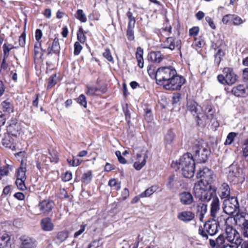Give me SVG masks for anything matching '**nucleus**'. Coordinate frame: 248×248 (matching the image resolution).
<instances>
[{
    "label": "nucleus",
    "mask_w": 248,
    "mask_h": 248,
    "mask_svg": "<svg viewBox=\"0 0 248 248\" xmlns=\"http://www.w3.org/2000/svg\"><path fill=\"white\" fill-rule=\"evenodd\" d=\"M157 82H162L167 90H179L185 83L183 77L177 74L176 69L171 66L158 68L155 72Z\"/></svg>",
    "instance_id": "obj_1"
},
{
    "label": "nucleus",
    "mask_w": 248,
    "mask_h": 248,
    "mask_svg": "<svg viewBox=\"0 0 248 248\" xmlns=\"http://www.w3.org/2000/svg\"><path fill=\"white\" fill-rule=\"evenodd\" d=\"M195 163L192 155L189 153L184 154L180 158L179 162L172 163L171 167L181 169L183 176L186 178H192L194 174Z\"/></svg>",
    "instance_id": "obj_2"
},
{
    "label": "nucleus",
    "mask_w": 248,
    "mask_h": 248,
    "mask_svg": "<svg viewBox=\"0 0 248 248\" xmlns=\"http://www.w3.org/2000/svg\"><path fill=\"white\" fill-rule=\"evenodd\" d=\"M195 157L200 163H205L210 155L207 144L202 140H197L193 147Z\"/></svg>",
    "instance_id": "obj_3"
},
{
    "label": "nucleus",
    "mask_w": 248,
    "mask_h": 248,
    "mask_svg": "<svg viewBox=\"0 0 248 248\" xmlns=\"http://www.w3.org/2000/svg\"><path fill=\"white\" fill-rule=\"evenodd\" d=\"M217 78L220 84L232 86L237 82L238 76L234 72L232 68L225 67L222 74L218 75Z\"/></svg>",
    "instance_id": "obj_4"
},
{
    "label": "nucleus",
    "mask_w": 248,
    "mask_h": 248,
    "mask_svg": "<svg viewBox=\"0 0 248 248\" xmlns=\"http://www.w3.org/2000/svg\"><path fill=\"white\" fill-rule=\"evenodd\" d=\"M197 177L201 179L200 182L197 185H200L204 187H209L210 188L211 185L215 181V175L213 172L209 168L204 167L201 169L197 173Z\"/></svg>",
    "instance_id": "obj_5"
},
{
    "label": "nucleus",
    "mask_w": 248,
    "mask_h": 248,
    "mask_svg": "<svg viewBox=\"0 0 248 248\" xmlns=\"http://www.w3.org/2000/svg\"><path fill=\"white\" fill-rule=\"evenodd\" d=\"M222 208L224 212L229 215H232L233 213L240 211L237 198L232 197L231 198L225 199Z\"/></svg>",
    "instance_id": "obj_6"
},
{
    "label": "nucleus",
    "mask_w": 248,
    "mask_h": 248,
    "mask_svg": "<svg viewBox=\"0 0 248 248\" xmlns=\"http://www.w3.org/2000/svg\"><path fill=\"white\" fill-rule=\"evenodd\" d=\"M209 187H203L200 185H195L193 191L195 197L199 198L202 201H209L213 196V193L210 191L207 190Z\"/></svg>",
    "instance_id": "obj_7"
},
{
    "label": "nucleus",
    "mask_w": 248,
    "mask_h": 248,
    "mask_svg": "<svg viewBox=\"0 0 248 248\" xmlns=\"http://www.w3.org/2000/svg\"><path fill=\"white\" fill-rule=\"evenodd\" d=\"M225 232L226 238L229 242L234 243L236 245H240L242 244L243 239L240 237L239 232L232 226L226 225Z\"/></svg>",
    "instance_id": "obj_8"
},
{
    "label": "nucleus",
    "mask_w": 248,
    "mask_h": 248,
    "mask_svg": "<svg viewBox=\"0 0 248 248\" xmlns=\"http://www.w3.org/2000/svg\"><path fill=\"white\" fill-rule=\"evenodd\" d=\"M242 175V170L235 164H232L229 168L228 180L234 183L238 182L239 178Z\"/></svg>",
    "instance_id": "obj_9"
},
{
    "label": "nucleus",
    "mask_w": 248,
    "mask_h": 248,
    "mask_svg": "<svg viewBox=\"0 0 248 248\" xmlns=\"http://www.w3.org/2000/svg\"><path fill=\"white\" fill-rule=\"evenodd\" d=\"M181 41L179 39H175L172 37H167L165 41L161 44L163 48H168L173 50L175 48L180 50Z\"/></svg>",
    "instance_id": "obj_10"
},
{
    "label": "nucleus",
    "mask_w": 248,
    "mask_h": 248,
    "mask_svg": "<svg viewBox=\"0 0 248 248\" xmlns=\"http://www.w3.org/2000/svg\"><path fill=\"white\" fill-rule=\"evenodd\" d=\"M233 220L235 225L241 228L248 223V213L246 211H238L234 216Z\"/></svg>",
    "instance_id": "obj_11"
},
{
    "label": "nucleus",
    "mask_w": 248,
    "mask_h": 248,
    "mask_svg": "<svg viewBox=\"0 0 248 248\" xmlns=\"http://www.w3.org/2000/svg\"><path fill=\"white\" fill-rule=\"evenodd\" d=\"M55 205L54 202L49 200H45L39 202L38 207L42 213L47 215L52 210Z\"/></svg>",
    "instance_id": "obj_12"
},
{
    "label": "nucleus",
    "mask_w": 248,
    "mask_h": 248,
    "mask_svg": "<svg viewBox=\"0 0 248 248\" xmlns=\"http://www.w3.org/2000/svg\"><path fill=\"white\" fill-rule=\"evenodd\" d=\"M232 93L238 97H245L248 96V88L244 84H239L233 87L232 89Z\"/></svg>",
    "instance_id": "obj_13"
},
{
    "label": "nucleus",
    "mask_w": 248,
    "mask_h": 248,
    "mask_svg": "<svg viewBox=\"0 0 248 248\" xmlns=\"http://www.w3.org/2000/svg\"><path fill=\"white\" fill-rule=\"evenodd\" d=\"M186 108L193 116H196L198 119L199 118V114L200 113L201 108L196 102L191 99L187 100Z\"/></svg>",
    "instance_id": "obj_14"
},
{
    "label": "nucleus",
    "mask_w": 248,
    "mask_h": 248,
    "mask_svg": "<svg viewBox=\"0 0 248 248\" xmlns=\"http://www.w3.org/2000/svg\"><path fill=\"white\" fill-rule=\"evenodd\" d=\"M216 220H208L204 224V229L207 232L210 236H213L216 234L218 232V227L217 225Z\"/></svg>",
    "instance_id": "obj_15"
},
{
    "label": "nucleus",
    "mask_w": 248,
    "mask_h": 248,
    "mask_svg": "<svg viewBox=\"0 0 248 248\" xmlns=\"http://www.w3.org/2000/svg\"><path fill=\"white\" fill-rule=\"evenodd\" d=\"M47 44L48 46L46 50L48 55L51 54L52 52L56 55H59L60 46L59 42V39L57 37H55L54 38L51 46V43L49 42L47 43Z\"/></svg>",
    "instance_id": "obj_16"
},
{
    "label": "nucleus",
    "mask_w": 248,
    "mask_h": 248,
    "mask_svg": "<svg viewBox=\"0 0 248 248\" xmlns=\"http://www.w3.org/2000/svg\"><path fill=\"white\" fill-rule=\"evenodd\" d=\"M181 203L184 205H189L192 203L194 199L192 195L189 192H183L179 194Z\"/></svg>",
    "instance_id": "obj_17"
},
{
    "label": "nucleus",
    "mask_w": 248,
    "mask_h": 248,
    "mask_svg": "<svg viewBox=\"0 0 248 248\" xmlns=\"http://www.w3.org/2000/svg\"><path fill=\"white\" fill-rule=\"evenodd\" d=\"M195 218V214L190 211H184L177 215V218L184 222H188Z\"/></svg>",
    "instance_id": "obj_18"
},
{
    "label": "nucleus",
    "mask_w": 248,
    "mask_h": 248,
    "mask_svg": "<svg viewBox=\"0 0 248 248\" xmlns=\"http://www.w3.org/2000/svg\"><path fill=\"white\" fill-rule=\"evenodd\" d=\"M220 210V203L218 198L216 196L213 198L211 204V209H210V213L211 216L214 217L216 218L217 217V214L218 213Z\"/></svg>",
    "instance_id": "obj_19"
},
{
    "label": "nucleus",
    "mask_w": 248,
    "mask_h": 248,
    "mask_svg": "<svg viewBox=\"0 0 248 248\" xmlns=\"http://www.w3.org/2000/svg\"><path fill=\"white\" fill-rule=\"evenodd\" d=\"M0 109L6 114H10L14 112V106L12 101L10 99H6L2 101L0 105Z\"/></svg>",
    "instance_id": "obj_20"
},
{
    "label": "nucleus",
    "mask_w": 248,
    "mask_h": 248,
    "mask_svg": "<svg viewBox=\"0 0 248 248\" xmlns=\"http://www.w3.org/2000/svg\"><path fill=\"white\" fill-rule=\"evenodd\" d=\"M219 196L221 199L230 198V188L227 183H223L219 188Z\"/></svg>",
    "instance_id": "obj_21"
},
{
    "label": "nucleus",
    "mask_w": 248,
    "mask_h": 248,
    "mask_svg": "<svg viewBox=\"0 0 248 248\" xmlns=\"http://www.w3.org/2000/svg\"><path fill=\"white\" fill-rule=\"evenodd\" d=\"M21 244L19 248H35V244L32 239L31 238L22 236L20 237Z\"/></svg>",
    "instance_id": "obj_22"
},
{
    "label": "nucleus",
    "mask_w": 248,
    "mask_h": 248,
    "mask_svg": "<svg viewBox=\"0 0 248 248\" xmlns=\"http://www.w3.org/2000/svg\"><path fill=\"white\" fill-rule=\"evenodd\" d=\"M142 156L140 154H138L137 155V161L134 163L133 166L134 168L139 170H140L146 164V159L148 158V155L147 154L143 155V159L140 162V158Z\"/></svg>",
    "instance_id": "obj_23"
},
{
    "label": "nucleus",
    "mask_w": 248,
    "mask_h": 248,
    "mask_svg": "<svg viewBox=\"0 0 248 248\" xmlns=\"http://www.w3.org/2000/svg\"><path fill=\"white\" fill-rule=\"evenodd\" d=\"M12 241L10 236L4 233L0 237V248H10L11 247Z\"/></svg>",
    "instance_id": "obj_24"
},
{
    "label": "nucleus",
    "mask_w": 248,
    "mask_h": 248,
    "mask_svg": "<svg viewBox=\"0 0 248 248\" xmlns=\"http://www.w3.org/2000/svg\"><path fill=\"white\" fill-rule=\"evenodd\" d=\"M148 59L152 62L160 63L164 59V56L160 51H153L148 55Z\"/></svg>",
    "instance_id": "obj_25"
},
{
    "label": "nucleus",
    "mask_w": 248,
    "mask_h": 248,
    "mask_svg": "<svg viewBox=\"0 0 248 248\" xmlns=\"http://www.w3.org/2000/svg\"><path fill=\"white\" fill-rule=\"evenodd\" d=\"M225 242V237L223 235H219L216 239V241L212 239H209V244L212 248H222L224 243Z\"/></svg>",
    "instance_id": "obj_26"
},
{
    "label": "nucleus",
    "mask_w": 248,
    "mask_h": 248,
    "mask_svg": "<svg viewBox=\"0 0 248 248\" xmlns=\"http://www.w3.org/2000/svg\"><path fill=\"white\" fill-rule=\"evenodd\" d=\"M42 229L45 231L49 232L53 229L54 225L51 222V219L46 217L42 219L41 222Z\"/></svg>",
    "instance_id": "obj_27"
},
{
    "label": "nucleus",
    "mask_w": 248,
    "mask_h": 248,
    "mask_svg": "<svg viewBox=\"0 0 248 248\" xmlns=\"http://www.w3.org/2000/svg\"><path fill=\"white\" fill-rule=\"evenodd\" d=\"M207 204L200 202L198 204L197 206V214L199 216L200 221H202L204 215L207 212Z\"/></svg>",
    "instance_id": "obj_28"
},
{
    "label": "nucleus",
    "mask_w": 248,
    "mask_h": 248,
    "mask_svg": "<svg viewBox=\"0 0 248 248\" xmlns=\"http://www.w3.org/2000/svg\"><path fill=\"white\" fill-rule=\"evenodd\" d=\"M2 143L6 147L12 148L15 147L14 145V139L9 133H6L2 139Z\"/></svg>",
    "instance_id": "obj_29"
},
{
    "label": "nucleus",
    "mask_w": 248,
    "mask_h": 248,
    "mask_svg": "<svg viewBox=\"0 0 248 248\" xmlns=\"http://www.w3.org/2000/svg\"><path fill=\"white\" fill-rule=\"evenodd\" d=\"M42 51H46V49L41 48V42H37L34 46V57L35 59H41L43 56Z\"/></svg>",
    "instance_id": "obj_30"
},
{
    "label": "nucleus",
    "mask_w": 248,
    "mask_h": 248,
    "mask_svg": "<svg viewBox=\"0 0 248 248\" xmlns=\"http://www.w3.org/2000/svg\"><path fill=\"white\" fill-rule=\"evenodd\" d=\"M158 187L156 186H152L148 189H146L143 192L140 194V197L143 198L145 197H149L155 192Z\"/></svg>",
    "instance_id": "obj_31"
},
{
    "label": "nucleus",
    "mask_w": 248,
    "mask_h": 248,
    "mask_svg": "<svg viewBox=\"0 0 248 248\" xmlns=\"http://www.w3.org/2000/svg\"><path fill=\"white\" fill-rule=\"evenodd\" d=\"M75 16L81 22L85 23L87 21L86 16L83 12V11L81 9L77 10Z\"/></svg>",
    "instance_id": "obj_32"
},
{
    "label": "nucleus",
    "mask_w": 248,
    "mask_h": 248,
    "mask_svg": "<svg viewBox=\"0 0 248 248\" xmlns=\"http://www.w3.org/2000/svg\"><path fill=\"white\" fill-rule=\"evenodd\" d=\"M229 219V217H227L226 216L224 215H222L218 217L217 220H216V222L217 223V226L218 227L220 225H226L227 221Z\"/></svg>",
    "instance_id": "obj_33"
},
{
    "label": "nucleus",
    "mask_w": 248,
    "mask_h": 248,
    "mask_svg": "<svg viewBox=\"0 0 248 248\" xmlns=\"http://www.w3.org/2000/svg\"><path fill=\"white\" fill-rule=\"evenodd\" d=\"M92 179V172L91 170L88 171L84 173L82 176V181L85 184L90 183Z\"/></svg>",
    "instance_id": "obj_34"
},
{
    "label": "nucleus",
    "mask_w": 248,
    "mask_h": 248,
    "mask_svg": "<svg viewBox=\"0 0 248 248\" xmlns=\"http://www.w3.org/2000/svg\"><path fill=\"white\" fill-rule=\"evenodd\" d=\"M77 39L78 42L84 43L86 40V37L83 33V29L82 27H80L77 32Z\"/></svg>",
    "instance_id": "obj_35"
},
{
    "label": "nucleus",
    "mask_w": 248,
    "mask_h": 248,
    "mask_svg": "<svg viewBox=\"0 0 248 248\" xmlns=\"http://www.w3.org/2000/svg\"><path fill=\"white\" fill-rule=\"evenodd\" d=\"M224 55V52L221 49H218L215 55V62L217 65H219L222 58Z\"/></svg>",
    "instance_id": "obj_36"
},
{
    "label": "nucleus",
    "mask_w": 248,
    "mask_h": 248,
    "mask_svg": "<svg viewBox=\"0 0 248 248\" xmlns=\"http://www.w3.org/2000/svg\"><path fill=\"white\" fill-rule=\"evenodd\" d=\"M26 167L21 166L17 171V179L26 180Z\"/></svg>",
    "instance_id": "obj_37"
},
{
    "label": "nucleus",
    "mask_w": 248,
    "mask_h": 248,
    "mask_svg": "<svg viewBox=\"0 0 248 248\" xmlns=\"http://www.w3.org/2000/svg\"><path fill=\"white\" fill-rule=\"evenodd\" d=\"M198 234L202 237L204 240H207L209 238L208 233L204 229V226H200L198 229Z\"/></svg>",
    "instance_id": "obj_38"
},
{
    "label": "nucleus",
    "mask_w": 248,
    "mask_h": 248,
    "mask_svg": "<svg viewBox=\"0 0 248 248\" xmlns=\"http://www.w3.org/2000/svg\"><path fill=\"white\" fill-rule=\"evenodd\" d=\"M17 123V120L16 119H14L12 120V123L10 124L8 126V130L12 133L13 135L16 136L17 133H18V130L16 131H14V129H15L16 127V124Z\"/></svg>",
    "instance_id": "obj_39"
},
{
    "label": "nucleus",
    "mask_w": 248,
    "mask_h": 248,
    "mask_svg": "<svg viewBox=\"0 0 248 248\" xmlns=\"http://www.w3.org/2000/svg\"><path fill=\"white\" fill-rule=\"evenodd\" d=\"M174 138V134L171 131H168L165 136V142L168 144L172 142Z\"/></svg>",
    "instance_id": "obj_40"
},
{
    "label": "nucleus",
    "mask_w": 248,
    "mask_h": 248,
    "mask_svg": "<svg viewBox=\"0 0 248 248\" xmlns=\"http://www.w3.org/2000/svg\"><path fill=\"white\" fill-rule=\"evenodd\" d=\"M237 134L234 132H230L227 137V139L225 142V144H231L233 141L234 138L237 136Z\"/></svg>",
    "instance_id": "obj_41"
},
{
    "label": "nucleus",
    "mask_w": 248,
    "mask_h": 248,
    "mask_svg": "<svg viewBox=\"0 0 248 248\" xmlns=\"http://www.w3.org/2000/svg\"><path fill=\"white\" fill-rule=\"evenodd\" d=\"M68 236V233L66 232L62 231L59 232L57 236V239L60 242H63Z\"/></svg>",
    "instance_id": "obj_42"
},
{
    "label": "nucleus",
    "mask_w": 248,
    "mask_h": 248,
    "mask_svg": "<svg viewBox=\"0 0 248 248\" xmlns=\"http://www.w3.org/2000/svg\"><path fill=\"white\" fill-rule=\"evenodd\" d=\"M134 27L133 26H128L127 30L126 35L127 39L129 41H133L134 40L135 37L134 34V31L133 30Z\"/></svg>",
    "instance_id": "obj_43"
},
{
    "label": "nucleus",
    "mask_w": 248,
    "mask_h": 248,
    "mask_svg": "<svg viewBox=\"0 0 248 248\" xmlns=\"http://www.w3.org/2000/svg\"><path fill=\"white\" fill-rule=\"evenodd\" d=\"M126 15L129 19L128 26H133V27H134L135 23V17L133 16V14L129 11L127 12Z\"/></svg>",
    "instance_id": "obj_44"
},
{
    "label": "nucleus",
    "mask_w": 248,
    "mask_h": 248,
    "mask_svg": "<svg viewBox=\"0 0 248 248\" xmlns=\"http://www.w3.org/2000/svg\"><path fill=\"white\" fill-rule=\"evenodd\" d=\"M108 185L110 186L114 187V189L116 190H119L121 188L120 184H118L115 179L110 180Z\"/></svg>",
    "instance_id": "obj_45"
},
{
    "label": "nucleus",
    "mask_w": 248,
    "mask_h": 248,
    "mask_svg": "<svg viewBox=\"0 0 248 248\" xmlns=\"http://www.w3.org/2000/svg\"><path fill=\"white\" fill-rule=\"evenodd\" d=\"M25 181V180L24 179H16V183L18 189L21 190L26 189V187L24 183Z\"/></svg>",
    "instance_id": "obj_46"
},
{
    "label": "nucleus",
    "mask_w": 248,
    "mask_h": 248,
    "mask_svg": "<svg viewBox=\"0 0 248 248\" xmlns=\"http://www.w3.org/2000/svg\"><path fill=\"white\" fill-rule=\"evenodd\" d=\"M82 49V46L80 45V42H76L74 44V54L75 55H78L80 53Z\"/></svg>",
    "instance_id": "obj_47"
},
{
    "label": "nucleus",
    "mask_w": 248,
    "mask_h": 248,
    "mask_svg": "<svg viewBox=\"0 0 248 248\" xmlns=\"http://www.w3.org/2000/svg\"><path fill=\"white\" fill-rule=\"evenodd\" d=\"M78 102L84 108L87 107L86 98L84 94H80L78 98Z\"/></svg>",
    "instance_id": "obj_48"
},
{
    "label": "nucleus",
    "mask_w": 248,
    "mask_h": 248,
    "mask_svg": "<svg viewBox=\"0 0 248 248\" xmlns=\"http://www.w3.org/2000/svg\"><path fill=\"white\" fill-rule=\"evenodd\" d=\"M8 167L9 165H7L5 167H1L0 168V180L1 179L2 177L8 175Z\"/></svg>",
    "instance_id": "obj_49"
},
{
    "label": "nucleus",
    "mask_w": 248,
    "mask_h": 248,
    "mask_svg": "<svg viewBox=\"0 0 248 248\" xmlns=\"http://www.w3.org/2000/svg\"><path fill=\"white\" fill-rule=\"evenodd\" d=\"M103 56L109 62L113 61V57L109 49L107 48L103 54Z\"/></svg>",
    "instance_id": "obj_50"
},
{
    "label": "nucleus",
    "mask_w": 248,
    "mask_h": 248,
    "mask_svg": "<svg viewBox=\"0 0 248 248\" xmlns=\"http://www.w3.org/2000/svg\"><path fill=\"white\" fill-rule=\"evenodd\" d=\"M56 77L55 75H51L48 79L47 88H51L55 85L56 83V80L54 79Z\"/></svg>",
    "instance_id": "obj_51"
},
{
    "label": "nucleus",
    "mask_w": 248,
    "mask_h": 248,
    "mask_svg": "<svg viewBox=\"0 0 248 248\" xmlns=\"http://www.w3.org/2000/svg\"><path fill=\"white\" fill-rule=\"evenodd\" d=\"M199 32V28L198 27H193L189 29V34L190 36H196Z\"/></svg>",
    "instance_id": "obj_52"
},
{
    "label": "nucleus",
    "mask_w": 248,
    "mask_h": 248,
    "mask_svg": "<svg viewBox=\"0 0 248 248\" xmlns=\"http://www.w3.org/2000/svg\"><path fill=\"white\" fill-rule=\"evenodd\" d=\"M14 48H15V47L12 45L9 44L8 46H7L5 44H4L3 46V53L4 55H8L9 51Z\"/></svg>",
    "instance_id": "obj_53"
},
{
    "label": "nucleus",
    "mask_w": 248,
    "mask_h": 248,
    "mask_svg": "<svg viewBox=\"0 0 248 248\" xmlns=\"http://www.w3.org/2000/svg\"><path fill=\"white\" fill-rule=\"evenodd\" d=\"M205 111L207 114V117L209 119L212 118L214 111L213 109L210 106H207L205 108Z\"/></svg>",
    "instance_id": "obj_54"
},
{
    "label": "nucleus",
    "mask_w": 248,
    "mask_h": 248,
    "mask_svg": "<svg viewBox=\"0 0 248 248\" xmlns=\"http://www.w3.org/2000/svg\"><path fill=\"white\" fill-rule=\"evenodd\" d=\"M19 45L23 47L25 46L26 43V34L25 33H22L19 37L18 39Z\"/></svg>",
    "instance_id": "obj_55"
},
{
    "label": "nucleus",
    "mask_w": 248,
    "mask_h": 248,
    "mask_svg": "<svg viewBox=\"0 0 248 248\" xmlns=\"http://www.w3.org/2000/svg\"><path fill=\"white\" fill-rule=\"evenodd\" d=\"M232 21H233V24L234 25H239L243 23L241 18L234 15H233V17L232 18Z\"/></svg>",
    "instance_id": "obj_56"
},
{
    "label": "nucleus",
    "mask_w": 248,
    "mask_h": 248,
    "mask_svg": "<svg viewBox=\"0 0 248 248\" xmlns=\"http://www.w3.org/2000/svg\"><path fill=\"white\" fill-rule=\"evenodd\" d=\"M115 155L117 156L119 161L122 164H126V160L122 156L121 152L117 151L115 152Z\"/></svg>",
    "instance_id": "obj_57"
},
{
    "label": "nucleus",
    "mask_w": 248,
    "mask_h": 248,
    "mask_svg": "<svg viewBox=\"0 0 248 248\" xmlns=\"http://www.w3.org/2000/svg\"><path fill=\"white\" fill-rule=\"evenodd\" d=\"M88 90L86 92V94L89 95H93L95 93L98 91V89L94 87H88Z\"/></svg>",
    "instance_id": "obj_58"
},
{
    "label": "nucleus",
    "mask_w": 248,
    "mask_h": 248,
    "mask_svg": "<svg viewBox=\"0 0 248 248\" xmlns=\"http://www.w3.org/2000/svg\"><path fill=\"white\" fill-rule=\"evenodd\" d=\"M143 50L140 47H138L137 49L136 53V57L137 59H143Z\"/></svg>",
    "instance_id": "obj_59"
},
{
    "label": "nucleus",
    "mask_w": 248,
    "mask_h": 248,
    "mask_svg": "<svg viewBox=\"0 0 248 248\" xmlns=\"http://www.w3.org/2000/svg\"><path fill=\"white\" fill-rule=\"evenodd\" d=\"M233 15L228 14L224 16L222 18V22L224 24H227L231 20H232Z\"/></svg>",
    "instance_id": "obj_60"
},
{
    "label": "nucleus",
    "mask_w": 248,
    "mask_h": 248,
    "mask_svg": "<svg viewBox=\"0 0 248 248\" xmlns=\"http://www.w3.org/2000/svg\"><path fill=\"white\" fill-rule=\"evenodd\" d=\"M205 20L208 23V24H209V26L211 27V28H212L213 30L216 29V25H215L214 21H213V20L210 16H206L205 17Z\"/></svg>",
    "instance_id": "obj_61"
},
{
    "label": "nucleus",
    "mask_w": 248,
    "mask_h": 248,
    "mask_svg": "<svg viewBox=\"0 0 248 248\" xmlns=\"http://www.w3.org/2000/svg\"><path fill=\"white\" fill-rule=\"evenodd\" d=\"M72 178V173L69 171H66L62 177V180L64 182H68L71 180Z\"/></svg>",
    "instance_id": "obj_62"
},
{
    "label": "nucleus",
    "mask_w": 248,
    "mask_h": 248,
    "mask_svg": "<svg viewBox=\"0 0 248 248\" xmlns=\"http://www.w3.org/2000/svg\"><path fill=\"white\" fill-rule=\"evenodd\" d=\"M242 233L245 237L248 238V223L241 228Z\"/></svg>",
    "instance_id": "obj_63"
},
{
    "label": "nucleus",
    "mask_w": 248,
    "mask_h": 248,
    "mask_svg": "<svg viewBox=\"0 0 248 248\" xmlns=\"http://www.w3.org/2000/svg\"><path fill=\"white\" fill-rule=\"evenodd\" d=\"M99 240H95L89 245V246L91 248H98L99 247Z\"/></svg>",
    "instance_id": "obj_64"
}]
</instances>
